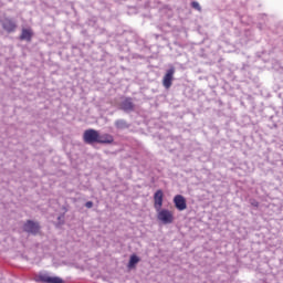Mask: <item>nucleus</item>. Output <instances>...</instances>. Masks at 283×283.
<instances>
[{
  "label": "nucleus",
  "instance_id": "1",
  "mask_svg": "<svg viewBox=\"0 0 283 283\" xmlns=\"http://www.w3.org/2000/svg\"><path fill=\"white\" fill-rule=\"evenodd\" d=\"M156 211H157V219L163 224H171L174 222V212L163 208H159V210H156Z\"/></svg>",
  "mask_w": 283,
  "mask_h": 283
},
{
  "label": "nucleus",
  "instance_id": "2",
  "mask_svg": "<svg viewBox=\"0 0 283 283\" xmlns=\"http://www.w3.org/2000/svg\"><path fill=\"white\" fill-rule=\"evenodd\" d=\"M83 138L86 145H94V143H98V130L86 129L84 132Z\"/></svg>",
  "mask_w": 283,
  "mask_h": 283
},
{
  "label": "nucleus",
  "instance_id": "3",
  "mask_svg": "<svg viewBox=\"0 0 283 283\" xmlns=\"http://www.w3.org/2000/svg\"><path fill=\"white\" fill-rule=\"evenodd\" d=\"M176 74V67L171 66L167 70L163 78V85L166 90H169L174 84V75Z\"/></svg>",
  "mask_w": 283,
  "mask_h": 283
},
{
  "label": "nucleus",
  "instance_id": "4",
  "mask_svg": "<svg viewBox=\"0 0 283 283\" xmlns=\"http://www.w3.org/2000/svg\"><path fill=\"white\" fill-rule=\"evenodd\" d=\"M23 231L31 233L32 235H36V233L41 231V226H39V222L28 220L23 226Z\"/></svg>",
  "mask_w": 283,
  "mask_h": 283
},
{
  "label": "nucleus",
  "instance_id": "5",
  "mask_svg": "<svg viewBox=\"0 0 283 283\" xmlns=\"http://www.w3.org/2000/svg\"><path fill=\"white\" fill-rule=\"evenodd\" d=\"M35 282H41V283H65L63 279L59 276H50L48 274H39L35 277Z\"/></svg>",
  "mask_w": 283,
  "mask_h": 283
},
{
  "label": "nucleus",
  "instance_id": "6",
  "mask_svg": "<svg viewBox=\"0 0 283 283\" xmlns=\"http://www.w3.org/2000/svg\"><path fill=\"white\" fill-rule=\"evenodd\" d=\"M119 109L129 114V112H134L136 109V104H134L132 97H126L119 103Z\"/></svg>",
  "mask_w": 283,
  "mask_h": 283
},
{
  "label": "nucleus",
  "instance_id": "7",
  "mask_svg": "<svg viewBox=\"0 0 283 283\" xmlns=\"http://www.w3.org/2000/svg\"><path fill=\"white\" fill-rule=\"evenodd\" d=\"M1 25L6 32H14L17 30V22L10 18H4L1 20Z\"/></svg>",
  "mask_w": 283,
  "mask_h": 283
},
{
  "label": "nucleus",
  "instance_id": "8",
  "mask_svg": "<svg viewBox=\"0 0 283 283\" xmlns=\"http://www.w3.org/2000/svg\"><path fill=\"white\" fill-rule=\"evenodd\" d=\"M174 203L178 211H185V209H187V199H185V197L181 195L175 196Z\"/></svg>",
  "mask_w": 283,
  "mask_h": 283
},
{
  "label": "nucleus",
  "instance_id": "9",
  "mask_svg": "<svg viewBox=\"0 0 283 283\" xmlns=\"http://www.w3.org/2000/svg\"><path fill=\"white\" fill-rule=\"evenodd\" d=\"M163 190H157L154 195V207L156 211H160V209H163Z\"/></svg>",
  "mask_w": 283,
  "mask_h": 283
},
{
  "label": "nucleus",
  "instance_id": "10",
  "mask_svg": "<svg viewBox=\"0 0 283 283\" xmlns=\"http://www.w3.org/2000/svg\"><path fill=\"white\" fill-rule=\"evenodd\" d=\"M97 143L101 145H112L114 137L109 134L99 135V133H97Z\"/></svg>",
  "mask_w": 283,
  "mask_h": 283
},
{
  "label": "nucleus",
  "instance_id": "11",
  "mask_svg": "<svg viewBox=\"0 0 283 283\" xmlns=\"http://www.w3.org/2000/svg\"><path fill=\"white\" fill-rule=\"evenodd\" d=\"M21 41H32V30L22 29V33L20 35Z\"/></svg>",
  "mask_w": 283,
  "mask_h": 283
},
{
  "label": "nucleus",
  "instance_id": "12",
  "mask_svg": "<svg viewBox=\"0 0 283 283\" xmlns=\"http://www.w3.org/2000/svg\"><path fill=\"white\" fill-rule=\"evenodd\" d=\"M138 262H140V258H138V255L136 254L130 255V259L128 262V269H134V266H136Z\"/></svg>",
  "mask_w": 283,
  "mask_h": 283
},
{
  "label": "nucleus",
  "instance_id": "13",
  "mask_svg": "<svg viewBox=\"0 0 283 283\" xmlns=\"http://www.w3.org/2000/svg\"><path fill=\"white\" fill-rule=\"evenodd\" d=\"M115 126L117 127V129H127V127H129V124H127L125 119H118L115 122Z\"/></svg>",
  "mask_w": 283,
  "mask_h": 283
},
{
  "label": "nucleus",
  "instance_id": "14",
  "mask_svg": "<svg viewBox=\"0 0 283 283\" xmlns=\"http://www.w3.org/2000/svg\"><path fill=\"white\" fill-rule=\"evenodd\" d=\"M191 7L195 9V10H198V12H202V7H200V3L193 1L191 3Z\"/></svg>",
  "mask_w": 283,
  "mask_h": 283
},
{
  "label": "nucleus",
  "instance_id": "15",
  "mask_svg": "<svg viewBox=\"0 0 283 283\" xmlns=\"http://www.w3.org/2000/svg\"><path fill=\"white\" fill-rule=\"evenodd\" d=\"M85 207H86V209H92V207H94V202L87 201V202L85 203Z\"/></svg>",
  "mask_w": 283,
  "mask_h": 283
},
{
  "label": "nucleus",
  "instance_id": "16",
  "mask_svg": "<svg viewBox=\"0 0 283 283\" xmlns=\"http://www.w3.org/2000/svg\"><path fill=\"white\" fill-rule=\"evenodd\" d=\"M250 205H252V207H260V202H258L255 200H251Z\"/></svg>",
  "mask_w": 283,
  "mask_h": 283
},
{
  "label": "nucleus",
  "instance_id": "17",
  "mask_svg": "<svg viewBox=\"0 0 283 283\" xmlns=\"http://www.w3.org/2000/svg\"><path fill=\"white\" fill-rule=\"evenodd\" d=\"M57 220H63V217H59Z\"/></svg>",
  "mask_w": 283,
  "mask_h": 283
}]
</instances>
